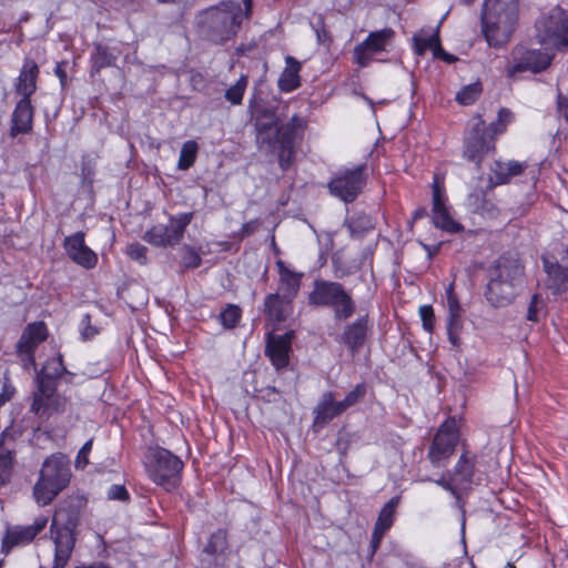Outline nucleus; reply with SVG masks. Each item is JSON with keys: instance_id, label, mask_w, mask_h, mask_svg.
Instances as JSON below:
<instances>
[{"instance_id": "obj_40", "label": "nucleus", "mask_w": 568, "mask_h": 568, "mask_svg": "<svg viewBox=\"0 0 568 568\" xmlns=\"http://www.w3.org/2000/svg\"><path fill=\"white\" fill-rule=\"evenodd\" d=\"M347 227L352 235H363L366 232L374 229V223L372 217L366 213H356L354 214L347 223Z\"/></svg>"}, {"instance_id": "obj_16", "label": "nucleus", "mask_w": 568, "mask_h": 568, "mask_svg": "<svg viewBox=\"0 0 568 568\" xmlns=\"http://www.w3.org/2000/svg\"><path fill=\"white\" fill-rule=\"evenodd\" d=\"M552 55L541 49L518 48L513 52V62L506 69L508 78H515L519 73H540L552 61Z\"/></svg>"}, {"instance_id": "obj_17", "label": "nucleus", "mask_w": 568, "mask_h": 568, "mask_svg": "<svg viewBox=\"0 0 568 568\" xmlns=\"http://www.w3.org/2000/svg\"><path fill=\"white\" fill-rule=\"evenodd\" d=\"M394 37L395 31L392 28L369 32L362 42L355 45L353 62L359 68H366L372 62V54L384 52Z\"/></svg>"}, {"instance_id": "obj_39", "label": "nucleus", "mask_w": 568, "mask_h": 568, "mask_svg": "<svg viewBox=\"0 0 568 568\" xmlns=\"http://www.w3.org/2000/svg\"><path fill=\"white\" fill-rule=\"evenodd\" d=\"M199 145L194 140H189L183 143L178 161V168L186 171L192 168L196 161Z\"/></svg>"}, {"instance_id": "obj_57", "label": "nucleus", "mask_w": 568, "mask_h": 568, "mask_svg": "<svg viewBox=\"0 0 568 568\" xmlns=\"http://www.w3.org/2000/svg\"><path fill=\"white\" fill-rule=\"evenodd\" d=\"M513 119H514V114L509 109H507V108L499 109L498 114H497V121L500 124H503L505 128H507L508 124L511 123Z\"/></svg>"}, {"instance_id": "obj_60", "label": "nucleus", "mask_w": 568, "mask_h": 568, "mask_svg": "<svg viewBox=\"0 0 568 568\" xmlns=\"http://www.w3.org/2000/svg\"><path fill=\"white\" fill-rule=\"evenodd\" d=\"M24 366L28 367L30 365H36V352H32L31 355L29 353H18Z\"/></svg>"}, {"instance_id": "obj_62", "label": "nucleus", "mask_w": 568, "mask_h": 568, "mask_svg": "<svg viewBox=\"0 0 568 568\" xmlns=\"http://www.w3.org/2000/svg\"><path fill=\"white\" fill-rule=\"evenodd\" d=\"M427 210L426 207L424 206H420V207H417L414 212H413V219L416 221V220H420L425 216H427Z\"/></svg>"}, {"instance_id": "obj_63", "label": "nucleus", "mask_w": 568, "mask_h": 568, "mask_svg": "<svg viewBox=\"0 0 568 568\" xmlns=\"http://www.w3.org/2000/svg\"><path fill=\"white\" fill-rule=\"evenodd\" d=\"M559 110L568 122V100L559 102Z\"/></svg>"}, {"instance_id": "obj_10", "label": "nucleus", "mask_w": 568, "mask_h": 568, "mask_svg": "<svg viewBox=\"0 0 568 568\" xmlns=\"http://www.w3.org/2000/svg\"><path fill=\"white\" fill-rule=\"evenodd\" d=\"M462 440L459 420L455 416L446 417L437 427L428 445L426 458L434 468L448 466Z\"/></svg>"}, {"instance_id": "obj_45", "label": "nucleus", "mask_w": 568, "mask_h": 568, "mask_svg": "<svg viewBox=\"0 0 568 568\" xmlns=\"http://www.w3.org/2000/svg\"><path fill=\"white\" fill-rule=\"evenodd\" d=\"M368 386L366 383L362 382L354 386L353 389H351L344 397V399L341 400L345 412L363 400L367 394Z\"/></svg>"}, {"instance_id": "obj_33", "label": "nucleus", "mask_w": 568, "mask_h": 568, "mask_svg": "<svg viewBox=\"0 0 568 568\" xmlns=\"http://www.w3.org/2000/svg\"><path fill=\"white\" fill-rule=\"evenodd\" d=\"M413 43L414 52L417 55H424L427 50H432L434 57H438L443 52L438 31L430 33L429 30L422 29L413 36Z\"/></svg>"}, {"instance_id": "obj_42", "label": "nucleus", "mask_w": 568, "mask_h": 568, "mask_svg": "<svg viewBox=\"0 0 568 568\" xmlns=\"http://www.w3.org/2000/svg\"><path fill=\"white\" fill-rule=\"evenodd\" d=\"M463 331V315H448L446 323V332L448 342L453 347L460 346V333Z\"/></svg>"}, {"instance_id": "obj_43", "label": "nucleus", "mask_w": 568, "mask_h": 568, "mask_svg": "<svg viewBox=\"0 0 568 568\" xmlns=\"http://www.w3.org/2000/svg\"><path fill=\"white\" fill-rule=\"evenodd\" d=\"M248 77L246 74H242L235 84L231 85L225 91V99L232 103L233 105H239L243 101V97L247 87Z\"/></svg>"}, {"instance_id": "obj_22", "label": "nucleus", "mask_w": 568, "mask_h": 568, "mask_svg": "<svg viewBox=\"0 0 568 568\" xmlns=\"http://www.w3.org/2000/svg\"><path fill=\"white\" fill-rule=\"evenodd\" d=\"M48 517L38 516L32 525L13 526L8 528L3 537L2 547L10 550L20 545H28L45 528Z\"/></svg>"}, {"instance_id": "obj_36", "label": "nucleus", "mask_w": 568, "mask_h": 568, "mask_svg": "<svg viewBox=\"0 0 568 568\" xmlns=\"http://www.w3.org/2000/svg\"><path fill=\"white\" fill-rule=\"evenodd\" d=\"M399 504V497H392L378 513L374 527L381 530H389L395 521L396 508Z\"/></svg>"}, {"instance_id": "obj_23", "label": "nucleus", "mask_w": 568, "mask_h": 568, "mask_svg": "<svg viewBox=\"0 0 568 568\" xmlns=\"http://www.w3.org/2000/svg\"><path fill=\"white\" fill-rule=\"evenodd\" d=\"M36 108L32 99H20L17 101L11 114L9 134L16 138L20 134H29L33 128Z\"/></svg>"}, {"instance_id": "obj_18", "label": "nucleus", "mask_w": 568, "mask_h": 568, "mask_svg": "<svg viewBox=\"0 0 568 568\" xmlns=\"http://www.w3.org/2000/svg\"><path fill=\"white\" fill-rule=\"evenodd\" d=\"M446 195L444 186H440L437 181L433 184V199H432V221L436 229H439L449 234H457L464 231V225L450 215L449 207L446 204Z\"/></svg>"}, {"instance_id": "obj_15", "label": "nucleus", "mask_w": 568, "mask_h": 568, "mask_svg": "<svg viewBox=\"0 0 568 568\" xmlns=\"http://www.w3.org/2000/svg\"><path fill=\"white\" fill-rule=\"evenodd\" d=\"M537 38L542 45L558 51L568 49V12L555 9L549 12L537 28Z\"/></svg>"}, {"instance_id": "obj_5", "label": "nucleus", "mask_w": 568, "mask_h": 568, "mask_svg": "<svg viewBox=\"0 0 568 568\" xmlns=\"http://www.w3.org/2000/svg\"><path fill=\"white\" fill-rule=\"evenodd\" d=\"M518 0H485L480 14L481 32L489 47L501 48L516 30Z\"/></svg>"}, {"instance_id": "obj_51", "label": "nucleus", "mask_w": 568, "mask_h": 568, "mask_svg": "<svg viewBox=\"0 0 568 568\" xmlns=\"http://www.w3.org/2000/svg\"><path fill=\"white\" fill-rule=\"evenodd\" d=\"M385 532H386L385 530H381L379 528H376V527L373 528L371 542H369V552L367 556L369 560L373 559L376 551L378 550Z\"/></svg>"}, {"instance_id": "obj_13", "label": "nucleus", "mask_w": 568, "mask_h": 568, "mask_svg": "<svg viewBox=\"0 0 568 568\" xmlns=\"http://www.w3.org/2000/svg\"><path fill=\"white\" fill-rule=\"evenodd\" d=\"M367 164L339 169L327 183L329 193L346 204L353 203L367 184Z\"/></svg>"}, {"instance_id": "obj_24", "label": "nucleus", "mask_w": 568, "mask_h": 568, "mask_svg": "<svg viewBox=\"0 0 568 568\" xmlns=\"http://www.w3.org/2000/svg\"><path fill=\"white\" fill-rule=\"evenodd\" d=\"M40 69L31 58H24L19 75L14 83V92L20 99H32L38 89Z\"/></svg>"}, {"instance_id": "obj_14", "label": "nucleus", "mask_w": 568, "mask_h": 568, "mask_svg": "<svg viewBox=\"0 0 568 568\" xmlns=\"http://www.w3.org/2000/svg\"><path fill=\"white\" fill-rule=\"evenodd\" d=\"M193 220V212L180 213L170 217V225L155 224L149 229L143 240L155 247H168L178 244Z\"/></svg>"}, {"instance_id": "obj_29", "label": "nucleus", "mask_w": 568, "mask_h": 568, "mask_svg": "<svg viewBox=\"0 0 568 568\" xmlns=\"http://www.w3.org/2000/svg\"><path fill=\"white\" fill-rule=\"evenodd\" d=\"M526 168V163L516 160L507 163L496 160L490 166L489 183L491 186L507 184L511 178L523 174Z\"/></svg>"}, {"instance_id": "obj_1", "label": "nucleus", "mask_w": 568, "mask_h": 568, "mask_svg": "<svg viewBox=\"0 0 568 568\" xmlns=\"http://www.w3.org/2000/svg\"><path fill=\"white\" fill-rule=\"evenodd\" d=\"M248 111L257 144L276 154L278 166L286 172L295 162L297 150L304 140L307 119L293 114L288 121L280 123L276 106L264 101H250Z\"/></svg>"}, {"instance_id": "obj_28", "label": "nucleus", "mask_w": 568, "mask_h": 568, "mask_svg": "<svg viewBox=\"0 0 568 568\" xmlns=\"http://www.w3.org/2000/svg\"><path fill=\"white\" fill-rule=\"evenodd\" d=\"M120 54L118 48L95 43L90 53V77L95 78L103 69L114 67Z\"/></svg>"}, {"instance_id": "obj_38", "label": "nucleus", "mask_w": 568, "mask_h": 568, "mask_svg": "<svg viewBox=\"0 0 568 568\" xmlns=\"http://www.w3.org/2000/svg\"><path fill=\"white\" fill-rule=\"evenodd\" d=\"M179 255V264L181 272L197 268L202 264L201 254L189 244H184L180 247Z\"/></svg>"}, {"instance_id": "obj_20", "label": "nucleus", "mask_w": 568, "mask_h": 568, "mask_svg": "<svg viewBox=\"0 0 568 568\" xmlns=\"http://www.w3.org/2000/svg\"><path fill=\"white\" fill-rule=\"evenodd\" d=\"M63 248L73 263L85 270H92L98 265V254L87 245L85 233L83 231H78L65 236L63 240Z\"/></svg>"}, {"instance_id": "obj_4", "label": "nucleus", "mask_w": 568, "mask_h": 568, "mask_svg": "<svg viewBox=\"0 0 568 568\" xmlns=\"http://www.w3.org/2000/svg\"><path fill=\"white\" fill-rule=\"evenodd\" d=\"M488 272L489 281L484 292L486 301L493 307L508 306L516 297V287L523 282L524 265L510 253H504Z\"/></svg>"}, {"instance_id": "obj_2", "label": "nucleus", "mask_w": 568, "mask_h": 568, "mask_svg": "<svg viewBox=\"0 0 568 568\" xmlns=\"http://www.w3.org/2000/svg\"><path fill=\"white\" fill-rule=\"evenodd\" d=\"M222 0L200 10L195 14V32L199 38L212 45L223 47L235 40L244 20L250 19L253 0Z\"/></svg>"}, {"instance_id": "obj_31", "label": "nucleus", "mask_w": 568, "mask_h": 568, "mask_svg": "<svg viewBox=\"0 0 568 568\" xmlns=\"http://www.w3.org/2000/svg\"><path fill=\"white\" fill-rule=\"evenodd\" d=\"M276 267L280 275L278 290L284 295V298H286V302L291 303L298 294L303 273L290 270L282 260L276 261Z\"/></svg>"}, {"instance_id": "obj_64", "label": "nucleus", "mask_w": 568, "mask_h": 568, "mask_svg": "<svg viewBox=\"0 0 568 568\" xmlns=\"http://www.w3.org/2000/svg\"><path fill=\"white\" fill-rule=\"evenodd\" d=\"M75 374L72 372L63 373V376L61 377L65 383L72 384L74 379Z\"/></svg>"}, {"instance_id": "obj_11", "label": "nucleus", "mask_w": 568, "mask_h": 568, "mask_svg": "<svg viewBox=\"0 0 568 568\" xmlns=\"http://www.w3.org/2000/svg\"><path fill=\"white\" fill-rule=\"evenodd\" d=\"M477 459V455L463 445L462 453L453 468L442 474L435 483L450 493L456 499H459L460 491L471 489L476 474Z\"/></svg>"}, {"instance_id": "obj_27", "label": "nucleus", "mask_w": 568, "mask_h": 568, "mask_svg": "<svg viewBox=\"0 0 568 568\" xmlns=\"http://www.w3.org/2000/svg\"><path fill=\"white\" fill-rule=\"evenodd\" d=\"M48 335V327L43 321L29 323L17 343V353H29L31 355L41 343L47 341Z\"/></svg>"}, {"instance_id": "obj_46", "label": "nucleus", "mask_w": 568, "mask_h": 568, "mask_svg": "<svg viewBox=\"0 0 568 568\" xmlns=\"http://www.w3.org/2000/svg\"><path fill=\"white\" fill-rule=\"evenodd\" d=\"M418 313L424 331L427 332L428 334H432L435 329L436 324V317L433 306L429 304H424L419 306Z\"/></svg>"}, {"instance_id": "obj_7", "label": "nucleus", "mask_w": 568, "mask_h": 568, "mask_svg": "<svg viewBox=\"0 0 568 568\" xmlns=\"http://www.w3.org/2000/svg\"><path fill=\"white\" fill-rule=\"evenodd\" d=\"M71 478L70 459L65 454L57 452L45 457L32 489L36 503L42 507L50 505L70 485Z\"/></svg>"}, {"instance_id": "obj_35", "label": "nucleus", "mask_w": 568, "mask_h": 568, "mask_svg": "<svg viewBox=\"0 0 568 568\" xmlns=\"http://www.w3.org/2000/svg\"><path fill=\"white\" fill-rule=\"evenodd\" d=\"M287 303L284 295L271 293L264 300L263 313L268 321L282 322L284 316V304Z\"/></svg>"}, {"instance_id": "obj_47", "label": "nucleus", "mask_w": 568, "mask_h": 568, "mask_svg": "<svg viewBox=\"0 0 568 568\" xmlns=\"http://www.w3.org/2000/svg\"><path fill=\"white\" fill-rule=\"evenodd\" d=\"M126 255L141 265L148 263V247L139 242L131 243L126 246Z\"/></svg>"}, {"instance_id": "obj_61", "label": "nucleus", "mask_w": 568, "mask_h": 568, "mask_svg": "<svg viewBox=\"0 0 568 568\" xmlns=\"http://www.w3.org/2000/svg\"><path fill=\"white\" fill-rule=\"evenodd\" d=\"M73 568H112L109 564H105L103 561H95L93 564L87 565V566H75Z\"/></svg>"}, {"instance_id": "obj_58", "label": "nucleus", "mask_w": 568, "mask_h": 568, "mask_svg": "<svg viewBox=\"0 0 568 568\" xmlns=\"http://www.w3.org/2000/svg\"><path fill=\"white\" fill-rule=\"evenodd\" d=\"M507 128H505L503 124H500L497 120L495 122H491L489 125H487V130L489 135H493V138L496 140V136L499 134H503L506 131Z\"/></svg>"}, {"instance_id": "obj_9", "label": "nucleus", "mask_w": 568, "mask_h": 568, "mask_svg": "<svg viewBox=\"0 0 568 568\" xmlns=\"http://www.w3.org/2000/svg\"><path fill=\"white\" fill-rule=\"evenodd\" d=\"M308 303L318 307H331L338 321L351 318L356 312V303L339 282L315 280L308 295Z\"/></svg>"}, {"instance_id": "obj_25", "label": "nucleus", "mask_w": 568, "mask_h": 568, "mask_svg": "<svg viewBox=\"0 0 568 568\" xmlns=\"http://www.w3.org/2000/svg\"><path fill=\"white\" fill-rule=\"evenodd\" d=\"M229 549V532L225 528H217L211 532L206 544L202 549V564L206 567L219 565L220 559H224Z\"/></svg>"}, {"instance_id": "obj_37", "label": "nucleus", "mask_w": 568, "mask_h": 568, "mask_svg": "<svg viewBox=\"0 0 568 568\" xmlns=\"http://www.w3.org/2000/svg\"><path fill=\"white\" fill-rule=\"evenodd\" d=\"M483 93V83L476 80L469 84L463 85L455 95V101L463 106L473 105Z\"/></svg>"}, {"instance_id": "obj_8", "label": "nucleus", "mask_w": 568, "mask_h": 568, "mask_svg": "<svg viewBox=\"0 0 568 568\" xmlns=\"http://www.w3.org/2000/svg\"><path fill=\"white\" fill-rule=\"evenodd\" d=\"M143 465L148 478L165 491L172 493L181 486L184 463L171 450L161 446L149 448Z\"/></svg>"}, {"instance_id": "obj_55", "label": "nucleus", "mask_w": 568, "mask_h": 568, "mask_svg": "<svg viewBox=\"0 0 568 568\" xmlns=\"http://www.w3.org/2000/svg\"><path fill=\"white\" fill-rule=\"evenodd\" d=\"M67 65H68V61L63 60V61L57 62V64L54 67V74L58 77L62 88H64L67 85V81H68Z\"/></svg>"}, {"instance_id": "obj_41", "label": "nucleus", "mask_w": 568, "mask_h": 568, "mask_svg": "<svg viewBox=\"0 0 568 568\" xmlns=\"http://www.w3.org/2000/svg\"><path fill=\"white\" fill-rule=\"evenodd\" d=\"M242 318V308L236 304H227L220 313L219 321L225 329L235 328Z\"/></svg>"}, {"instance_id": "obj_12", "label": "nucleus", "mask_w": 568, "mask_h": 568, "mask_svg": "<svg viewBox=\"0 0 568 568\" xmlns=\"http://www.w3.org/2000/svg\"><path fill=\"white\" fill-rule=\"evenodd\" d=\"M495 151V139L489 135L483 116L476 114L464 133L463 156L479 169L484 159Z\"/></svg>"}, {"instance_id": "obj_56", "label": "nucleus", "mask_w": 568, "mask_h": 568, "mask_svg": "<svg viewBox=\"0 0 568 568\" xmlns=\"http://www.w3.org/2000/svg\"><path fill=\"white\" fill-rule=\"evenodd\" d=\"M257 229V221L252 220L242 224L239 234L242 239L252 235Z\"/></svg>"}, {"instance_id": "obj_49", "label": "nucleus", "mask_w": 568, "mask_h": 568, "mask_svg": "<svg viewBox=\"0 0 568 568\" xmlns=\"http://www.w3.org/2000/svg\"><path fill=\"white\" fill-rule=\"evenodd\" d=\"M99 328L92 325L91 315L88 313L84 314L80 322V334L82 341L92 339L94 336L99 334Z\"/></svg>"}, {"instance_id": "obj_21", "label": "nucleus", "mask_w": 568, "mask_h": 568, "mask_svg": "<svg viewBox=\"0 0 568 568\" xmlns=\"http://www.w3.org/2000/svg\"><path fill=\"white\" fill-rule=\"evenodd\" d=\"M292 338V332L282 335L268 333L266 336L264 354L277 372L285 369L290 364Z\"/></svg>"}, {"instance_id": "obj_30", "label": "nucleus", "mask_w": 568, "mask_h": 568, "mask_svg": "<svg viewBox=\"0 0 568 568\" xmlns=\"http://www.w3.org/2000/svg\"><path fill=\"white\" fill-rule=\"evenodd\" d=\"M302 62L293 55L285 57V67L277 80V88L282 93H291L302 85Z\"/></svg>"}, {"instance_id": "obj_50", "label": "nucleus", "mask_w": 568, "mask_h": 568, "mask_svg": "<svg viewBox=\"0 0 568 568\" xmlns=\"http://www.w3.org/2000/svg\"><path fill=\"white\" fill-rule=\"evenodd\" d=\"M93 440L89 439L83 444L75 457V467L85 468L89 464V454L92 450Z\"/></svg>"}, {"instance_id": "obj_6", "label": "nucleus", "mask_w": 568, "mask_h": 568, "mask_svg": "<svg viewBox=\"0 0 568 568\" xmlns=\"http://www.w3.org/2000/svg\"><path fill=\"white\" fill-rule=\"evenodd\" d=\"M68 373L63 355L49 357L37 374V390L33 393L31 410L40 416H51L63 409V400L58 390V379Z\"/></svg>"}, {"instance_id": "obj_32", "label": "nucleus", "mask_w": 568, "mask_h": 568, "mask_svg": "<svg viewBox=\"0 0 568 568\" xmlns=\"http://www.w3.org/2000/svg\"><path fill=\"white\" fill-rule=\"evenodd\" d=\"M545 271L548 276V287L555 294H562L568 290V267L558 262L550 263L544 260Z\"/></svg>"}, {"instance_id": "obj_53", "label": "nucleus", "mask_w": 568, "mask_h": 568, "mask_svg": "<svg viewBox=\"0 0 568 568\" xmlns=\"http://www.w3.org/2000/svg\"><path fill=\"white\" fill-rule=\"evenodd\" d=\"M314 30L316 33L317 42L321 44H325L326 42H331L329 32L326 30L325 21L323 17H320L314 26Z\"/></svg>"}, {"instance_id": "obj_26", "label": "nucleus", "mask_w": 568, "mask_h": 568, "mask_svg": "<svg viewBox=\"0 0 568 568\" xmlns=\"http://www.w3.org/2000/svg\"><path fill=\"white\" fill-rule=\"evenodd\" d=\"M344 412L341 400H335L334 393L325 392L314 409L313 427L322 429Z\"/></svg>"}, {"instance_id": "obj_48", "label": "nucleus", "mask_w": 568, "mask_h": 568, "mask_svg": "<svg viewBox=\"0 0 568 568\" xmlns=\"http://www.w3.org/2000/svg\"><path fill=\"white\" fill-rule=\"evenodd\" d=\"M445 294L447 300L448 315H463V308L459 303V297L455 292L454 282L448 284L445 290Z\"/></svg>"}, {"instance_id": "obj_19", "label": "nucleus", "mask_w": 568, "mask_h": 568, "mask_svg": "<svg viewBox=\"0 0 568 568\" xmlns=\"http://www.w3.org/2000/svg\"><path fill=\"white\" fill-rule=\"evenodd\" d=\"M372 327L373 322L368 314L359 315L354 321L344 325L339 335V343H342L352 355L358 354L366 344Z\"/></svg>"}, {"instance_id": "obj_54", "label": "nucleus", "mask_w": 568, "mask_h": 568, "mask_svg": "<svg viewBox=\"0 0 568 568\" xmlns=\"http://www.w3.org/2000/svg\"><path fill=\"white\" fill-rule=\"evenodd\" d=\"M16 393L14 386L11 384L9 378H4L1 386L0 392V407H2L6 403L12 399Z\"/></svg>"}, {"instance_id": "obj_52", "label": "nucleus", "mask_w": 568, "mask_h": 568, "mask_svg": "<svg viewBox=\"0 0 568 568\" xmlns=\"http://www.w3.org/2000/svg\"><path fill=\"white\" fill-rule=\"evenodd\" d=\"M108 498L111 500L128 501L130 494L123 485H112L108 490Z\"/></svg>"}, {"instance_id": "obj_59", "label": "nucleus", "mask_w": 568, "mask_h": 568, "mask_svg": "<svg viewBox=\"0 0 568 568\" xmlns=\"http://www.w3.org/2000/svg\"><path fill=\"white\" fill-rule=\"evenodd\" d=\"M536 298L537 296L534 295L531 303L529 304L528 312H527V320L531 322H537V308H536Z\"/></svg>"}, {"instance_id": "obj_34", "label": "nucleus", "mask_w": 568, "mask_h": 568, "mask_svg": "<svg viewBox=\"0 0 568 568\" xmlns=\"http://www.w3.org/2000/svg\"><path fill=\"white\" fill-rule=\"evenodd\" d=\"M4 437L6 432H2L0 434V488L10 483L16 462V452L3 445Z\"/></svg>"}, {"instance_id": "obj_3", "label": "nucleus", "mask_w": 568, "mask_h": 568, "mask_svg": "<svg viewBox=\"0 0 568 568\" xmlns=\"http://www.w3.org/2000/svg\"><path fill=\"white\" fill-rule=\"evenodd\" d=\"M82 507V498L75 495L68 496L57 504L49 529L54 545L51 568H65L70 561L77 544Z\"/></svg>"}, {"instance_id": "obj_44", "label": "nucleus", "mask_w": 568, "mask_h": 568, "mask_svg": "<svg viewBox=\"0 0 568 568\" xmlns=\"http://www.w3.org/2000/svg\"><path fill=\"white\" fill-rule=\"evenodd\" d=\"M469 201L470 204L474 206V212L480 215H493L497 211L491 201L486 197V193L484 191L470 194Z\"/></svg>"}]
</instances>
